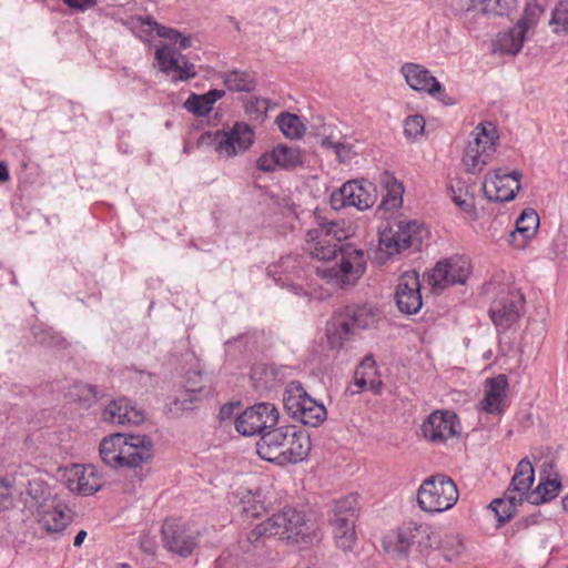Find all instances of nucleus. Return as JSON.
I'll return each instance as SVG.
<instances>
[{
	"instance_id": "nucleus-10",
	"label": "nucleus",
	"mask_w": 568,
	"mask_h": 568,
	"mask_svg": "<svg viewBox=\"0 0 568 568\" xmlns=\"http://www.w3.org/2000/svg\"><path fill=\"white\" fill-rule=\"evenodd\" d=\"M278 410L271 403H258L246 408L235 419V428L243 436H254L275 429Z\"/></svg>"
},
{
	"instance_id": "nucleus-59",
	"label": "nucleus",
	"mask_w": 568,
	"mask_h": 568,
	"mask_svg": "<svg viewBox=\"0 0 568 568\" xmlns=\"http://www.w3.org/2000/svg\"><path fill=\"white\" fill-rule=\"evenodd\" d=\"M9 179L10 175L8 166L3 162H0V182H7Z\"/></svg>"
},
{
	"instance_id": "nucleus-44",
	"label": "nucleus",
	"mask_w": 568,
	"mask_h": 568,
	"mask_svg": "<svg viewBox=\"0 0 568 568\" xmlns=\"http://www.w3.org/2000/svg\"><path fill=\"white\" fill-rule=\"evenodd\" d=\"M68 396L73 402L90 406L97 398V388L89 384L75 383L70 388Z\"/></svg>"
},
{
	"instance_id": "nucleus-28",
	"label": "nucleus",
	"mask_w": 568,
	"mask_h": 568,
	"mask_svg": "<svg viewBox=\"0 0 568 568\" xmlns=\"http://www.w3.org/2000/svg\"><path fill=\"white\" fill-rule=\"evenodd\" d=\"M508 382L505 375L487 379L485 398L481 402L483 409L489 414L500 413L503 403L507 396Z\"/></svg>"
},
{
	"instance_id": "nucleus-25",
	"label": "nucleus",
	"mask_w": 568,
	"mask_h": 568,
	"mask_svg": "<svg viewBox=\"0 0 568 568\" xmlns=\"http://www.w3.org/2000/svg\"><path fill=\"white\" fill-rule=\"evenodd\" d=\"M516 4V0H470L463 14L464 23L471 28L473 21L479 16H507Z\"/></svg>"
},
{
	"instance_id": "nucleus-45",
	"label": "nucleus",
	"mask_w": 568,
	"mask_h": 568,
	"mask_svg": "<svg viewBox=\"0 0 568 568\" xmlns=\"http://www.w3.org/2000/svg\"><path fill=\"white\" fill-rule=\"evenodd\" d=\"M549 24L556 33L568 32V0H559L552 10Z\"/></svg>"
},
{
	"instance_id": "nucleus-36",
	"label": "nucleus",
	"mask_w": 568,
	"mask_h": 568,
	"mask_svg": "<svg viewBox=\"0 0 568 568\" xmlns=\"http://www.w3.org/2000/svg\"><path fill=\"white\" fill-rule=\"evenodd\" d=\"M561 488V483L558 479V475L555 474L554 478H549V476H545V478H540V483L536 487L535 490L530 491L527 496V500L532 505H539L542 503H547L555 497H557L559 490Z\"/></svg>"
},
{
	"instance_id": "nucleus-49",
	"label": "nucleus",
	"mask_w": 568,
	"mask_h": 568,
	"mask_svg": "<svg viewBox=\"0 0 568 568\" xmlns=\"http://www.w3.org/2000/svg\"><path fill=\"white\" fill-rule=\"evenodd\" d=\"M424 129L425 120L419 114L410 115L404 122V133L409 139H416L423 134Z\"/></svg>"
},
{
	"instance_id": "nucleus-20",
	"label": "nucleus",
	"mask_w": 568,
	"mask_h": 568,
	"mask_svg": "<svg viewBox=\"0 0 568 568\" xmlns=\"http://www.w3.org/2000/svg\"><path fill=\"white\" fill-rule=\"evenodd\" d=\"M458 420L452 412H433L422 425L425 438L433 443H445L458 434Z\"/></svg>"
},
{
	"instance_id": "nucleus-26",
	"label": "nucleus",
	"mask_w": 568,
	"mask_h": 568,
	"mask_svg": "<svg viewBox=\"0 0 568 568\" xmlns=\"http://www.w3.org/2000/svg\"><path fill=\"white\" fill-rule=\"evenodd\" d=\"M400 71L407 84L415 91L427 92L432 95L442 91V84L419 64L405 63Z\"/></svg>"
},
{
	"instance_id": "nucleus-60",
	"label": "nucleus",
	"mask_w": 568,
	"mask_h": 568,
	"mask_svg": "<svg viewBox=\"0 0 568 568\" xmlns=\"http://www.w3.org/2000/svg\"><path fill=\"white\" fill-rule=\"evenodd\" d=\"M85 537H87V531L80 530L74 538V541H73L74 547H80L82 545L83 540L85 539Z\"/></svg>"
},
{
	"instance_id": "nucleus-18",
	"label": "nucleus",
	"mask_w": 568,
	"mask_h": 568,
	"mask_svg": "<svg viewBox=\"0 0 568 568\" xmlns=\"http://www.w3.org/2000/svg\"><path fill=\"white\" fill-rule=\"evenodd\" d=\"M537 23L536 10L527 8L517 23L498 34L496 50L506 54H517L524 45L527 31Z\"/></svg>"
},
{
	"instance_id": "nucleus-63",
	"label": "nucleus",
	"mask_w": 568,
	"mask_h": 568,
	"mask_svg": "<svg viewBox=\"0 0 568 568\" xmlns=\"http://www.w3.org/2000/svg\"><path fill=\"white\" fill-rule=\"evenodd\" d=\"M369 364L371 366H374V361L369 357H367L363 363L362 366Z\"/></svg>"
},
{
	"instance_id": "nucleus-38",
	"label": "nucleus",
	"mask_w": 568,
	"mask_h": 568,
	"mask_svg": "<svg viewBox=\"0 0 568 568\" xmlns=\"http://www.w3.org/2000/svg\"><path fill=\"white\" fill-rule=\"evenodd\" d=\"M223 81L230 91L235 92H251L256 85L253 74L240 70L226 72L223 77Z\"/></svg>"
},
{
	"instance_id": "nucleus-40",
	"label": "nucleus",
	"mask_w": 568,
	"mask_h": 568,
	"mask_svg": "<svg viewBox=\"0 0 568 568\" xmlns=\"http://www.w3.org/2000/svg\"><path fill=\"white\" fill-rule=\"evenodd\" d=\"M539 227V216L536 211L526 209L516 221V230L511 233L515 237L517 234L521 235L524 240L531 239Z\"/></svg>"
},
{
	"instance_id": "nucleus-47",
	"label": "nucleus",
	"mask_w": 568,
	"mask_h": 568,
	"mask_svg": "<svg viewBox=\"0 0 568 568\" xmlns=\"http://www.w3.org/2000/svg\"><path fill=\"white\" fill-rule=\"evenodd\" d=\"M440 549H442L444 557L448 561H452L453 559L457 558L462 554L464 546L458 536L447 535L440 541Z\"/></svg>"
},
{
	"instance_id": "nucleus-55",
	"label": "nucleus",
	"mask_w": 568,
	"mask_h": 568,
	"mask_svg": "<svg viewBox=\"0 0 568 568\" xmlns=\"http://www.w3.org/2000/svg\"><path fill=\"white\" fill-rule=\"evenodd\" d=\"M454 203L464 212H471L474 210V202L471 199H468L467 196H463L462 194H456V192L453 190V196H452Z\"/></svg>"
},
{
	"instance_id": "nucleus-52",
	"label": "nucleus",
	"mask_w": 568,
	"mask_h": 568,
	"mask_svg": "<svg viewBox=\"0 0 568 568\" xmlns=\"http://www.w3.org/2000/svg\"><path fill=\"white\" fill-rule=\"evenodd\" d=\"M125 24L134 32L138 27L140 26H148V27H151L153 30L156 31V34L159 36V30L161 28H166L165 26H162L160 24L159 22L155 21V19L151 16H148L145 18H142V17H138V18H132L130 21L125 22Z\"/></svg>"
},
{
	"instance_id": "nucleus-33",
	"label": "nucleus",
	"mask_w": 568,
	"mask_h": 568,
	"mask_svg": "<svg viewBox=\"0 0 568 568\" xmlns=\"http://www.w3.org/2000/svg\"><path fill=\"white\" fill-rule=\"evenodd\" d=\"M379 184L385 190L381 206L386 211L398 209L403 203L404 187L402 183L386 171L379 174Z\"/></svg>"
},
{
	"instance_id": "nucleus-7",
	"label": "nucleus",
	"mask_w": 568,
	"mask_h": 568,
	"mask_svg": "<svg viewBox=\"0 0 568 568\" xmlns=\"http://www.w3.org/2000/svg\"><path fill=\"white\" fill-rule=\"evenodd\" d=\"M473 136L465 149L463 163L467 172L477 174L491 160L499 135L491 122H484L476 126Z\"/></svg>"
},
{
	"instance_id": "nucleus-50",
	"label": "nucleus",
	"mask_w": 568,
	"mask_h": 568,
	"mask_svg": "<svg viewBox=\"0 0 568 568\" xmlns=\"http://www.w3.org/2000/svg\"><path fill=\"white\" fill-rule=\"evenodd\" d=\"M32 333L36 342L42 346L52 347L58 346L61 343V338L59 336L53 335L48 329L34 327Z\"/></svg>"
},
{
	"instance_id": "nucleus-42",
	"label": "nucleus",
	"mask_w": 568,
	"mask_h": 568,
	"mask_svg": "<svg viewBox=\"0 0 568 568\" xmlns=\"http://www.w3.org/2000/svg\"><path fill=\"white\" fill-rule=\"evenodd\" d=\"M274 148L276 152V160L278 161V168L292 170L303 164L302 152L298 148L285 144H278Z\"/></svg>"
},
{
	"instance_id": "nucleus-2",
	"label": "nucleus",
	"mask_w": 568,
	"mask_h": 568,
	"mask_svg": "<svg viewBox=\"0 0 568 568\" xmlns=\"http://www.w3.org/2000/svg\"><path fill=\"white\" fill-rule=\"evenodd\" d=\"M256 446L262 459L283 466L304 460L312 445L305 430L287 425L264 433Z\"/></svg>"
},
{
	"instance_id": "nucleus-21",
	"label": "nucleus",
	"mask_w": 568,
	"mask_h": 568,
	"mask_svg": "<svg viewBox=\"0 0 568 568\" xmlns=\"http://www.w3.org/2000/svg\"><path fill=\"white\" fill-rule=\"evenodd\" d=\"M375 203V196L363 184L356 181L344 183L339 190L331 195V204L334 210L345 206H355L366 210Z\"/></svg>"
},
{
	"instance_id": "nucleus-32",
	"label": "nucleus",
	"mask_w": 568,
	"mask_h": 568,
	"mask_svg": "<svg viewBox=\"0 0 568 568\" xmlns=\"http://www.w3.org/2000/svg\"><path fill=\"white\" fill-rule=\"evenodd\" d=\"M225 95L224 90L213 89L204 94L191 93L184 102V108L196 116L207 115L214 103Z\"/></svg>"
},
{
	"instance_id": "nucleus-9",
	"label": "nucleus",
	"mask_w": 568,
	"mask_h": 568,
	"mask_svg": "<svg viewBox=\"0 0 568 568\" xmlns=\"http://www.w3.org/2000/svg\"><path fill=\"white\" fill-rule=\"evenodd\" d=\"M424 230L416 221H398L386 227L379 235L381 253L393 256L422 242Z\"/></svg>"
},
{
	"instance_id": "nucleus-16",
	"label": "nucleus",
	"mask_w": 568,
	"mask_h": 568,
	"mask_svg": "<svg viewBox=\"0 0 568 568\" xmlns=\"http://www.w3.org/2000/svg\"><path fill=\"white\" fill-rule=\"evenodd\" d=\"M469 275V264L462 257H452L438 262L429 274V284L434 290L449 285L464 284Z\"/></svg>"
},
{
	"instance_id": "nucleus-43",
	"label": "nucleus",
	"mask_w": 568,
	"mask_h": 568,
	"mask_svg": "<svg viewBox=\"0 0 568 568\" xmlns=\"http://www.w3.org/2000/svg\"><path fill=\"white\" fill-rule=\"evenodd\" d=\"M282 133L288 139H298L303 135L305 126L296 114L283 112L276 118Z\"/></svg>"
},
{
	"instance_id": "nucleus-11",
	"label": "nucleus",
	"mask_w": 568,
	"mask_h": 568,
	"mask_svg": "<svg viewBox=\"0 0 568 568\" xmlns=\"http://www.w3.org/2000/svg\"><path fill=\"white\" fill-rule=\"evenodd\" d=\"M254 141V132L248 124L235 123L229 131H216L212 142L215 151L224 158L245 152Z\"/></svg>"
},
{
	"instance_id": "nucleus-46",
	"label": "nucleus",
	"mask_w": 568,
	"mask_h": 568,
	"mask_svg": "<svg viewBox=\"0 0 568 568\" xmlns=\"http://www.w3.org/2000/svg\"><path fill=\"white\" fill-rule=\"evenodd\" d=\"M159 37L166 39L170 43L178 45L180 50H186L193 45L195 37L192 34H185L173 28H161L159 30Z\"/></svg>"
},
{
	"instance_id": "nucleus-57",
	"label": "nucleus",
	"mask_w": 568,
	"mask_h": 568,
	"mask_svg": "<svg viewBox=\"0 0 568 568\" xmlns=\"http://www.w3.org/2000/svg\"><path fill=\"white\" fill-rule=\"evenodd\" d=\"M555 474L557 473L554 470V463L551 460H545L540 466V478H545V476L554 478Z\"/></svg>"
},
{
	"instance_id": "nucleus-19",
	"label": "nucleus",
	"mask_w": 568,
	"mask_h": 568,
	"mask_svg": "<svg viewBox=\"0 0 568 568\" xmlns=\"http://www.w3.org/2000/svg\"><path fill=\"white\" fill-rule=\"evenodd\" d=\"M395 300L402 313L412 315L422 308L420 282L416 271L405 272L399 277Z\"/></svg>"
},
{
	"instance_id": "nucleus-31",
	"label": "nucleus",
	"mask_w": 568,
	"mask_h": 568,
	"mask_svg": "<svg viewBox=\"0 0 568 568\" xmlns=\"http://www.w3.org/2000/svg\"><path fill=\"white\" fill-rule=\"evenodd\" d=\"M300 272V266L295 256H284L276 264L268 266L267 273L275 283L282 287L295 288L293 275Z\"/></svg>"
},
{
	"instance_id": "nucleus-30",
	"label": "nucleus",
	"mask_w": 568,
	"mask_h": 568,
	"mask_svg": "<svg viewBox=\"0 0 568 568\" xmlns=\"http://www.w3.org/2000/svg\"><path fill=\"white\" fill-rule=\"evenodd\" d=\"M284 520L285 514L282 511L274 514L272 517L258 524L247 534L248 542L258 544L271 537L284 539Z\"/></svg>"
},
{
	"instance_id": "nucleus-29",
	"label": "nucleus",
	"mask_w": 568,
	"mask_h": 568,
	"mask_svg": "<svg viewBox=\"0 0 568 568\" xmlns=\"http://www.w3.org/2000/svg\"><path fill=\"white\" fill-rule=\"evenodd\" d=\"M38 515L40 525L48 532H61L70 520L67 508L53 503L39 505Z\"/></svg>"
},
{
	"instance_id": "nucleus-56",
	"label": "nucleus",
	"mask_w": 568,
	"mask_h": 568,
	"mask_svg": "<svg viewBox=\"0 0 568 568\" xmlns=\"http://www.w3.org/2000/svg\"><path fill=\"white\" fill-rule=\"evenodd\" d=\"M28 494L31 496L32 499L36 500V503H39V499L41 497H44L45 489L41 481L32 480L29 481Z\"/></svg>"
},
{
	"instance_id": "nucleus-51",
	"label": "nucleus",
	"mask_w": 568,
	"mask_h": 568,
	"mask_svg": "<svg viewBox=\"0 0 568 568\" xmlns=\"http://www.w3.org/2000/svg\"><path fill=\"white\" fill-rule=\"evenodd\" d=\"M256 166L263 172H273L276 168H278L275 148H273L270 152L262 154L256 161Z\"/></svg>"
},
{
	"instance_id": "nucleus-12",
	"label": "nucleus",
	"mask_w": 568,
	"mask_h": 568,
	"mask_svg": "<svg viewBox=\"0 0 568 568\" xmlns=\"http://www.w3.org/2000/svg\"><path fill=\"white\" fill-rule=\"evenodd\" d=\"M199 530L186 524L165 521L162 527V540L165 549L183 558L192 555L199 545Z\"/></svg>"
},
{
	"instance_id": "nucleus-54",
	"label": "nucleus",
	"mask_w": 568,
	"mask_h": 568,
	"mask_svg": "<svg viewBox=\"0 0 568 568\" xmlns=\"http://www.w3.org/2000/svg\"><path fill=\"white\" fill-rule=\"evenodd\" d=\"M69 8L84 12L97 4V0H62Z\"/></svg>"
},
{
	"instance_id": "nucleus-37",
	"label": "nucleus",
	"mask_w": 568,
	"mask_h": 568,
	"mask_svg": "<svg viewBox=\"0 0 568 568\" xmlns=\"http://www.w3.org/2000/svg\"><path fill=\"white\" fill-rule=\"evenodd\" d=\"M285 514L284 520V539L297 542L300 537H303L306 531V521L304 515L293 508H285L282 510Z\"/></svg>"
},
{
	"instance_id": "nucleus-6",
	"label": "nucleus",
	"mask_w": 568,
	"mask_h": 568,
	"mask_svg": "<svg viewBox=\"0 0 568 568\" xmlns=\"http://www.w3.org/2000/svg\"><path fill=\"white\" fill-rule=\"evenodd\" d=\"M287 414L303 425L317 427L326 418V408L312 398L300 382H291L283 394Z\"/></svg>"
},
{
	"instance_id": "nucleus-23",
	"label": "nucleus",
	"mask_w": 568,
	"mask_h": 568,
	"mask_svg": "<svg viewBox=\"0 0 568 568\" xmlns=\"http://www.w3.org/2000/svg\"><path fill=\"white\" fill-rule=\"evenodd\" d=\"M152 440L145 435H123V467L136 468L152 457Z\"/></svg>"
},
{
	"instance_id": "nucleus-62",
	"label": "nucleus",
	"mask_w": 568,
	"mask_h": 568,
	"mask_svg": "<svg viewBox=\"0 0 568 568\" xmlns=\"http://www.w3.org/2000/svg\"><path fill=\"white\" fill-rule=\"evenodd\" d=\"M256 104L258 105V108H263L264 110H266L267 101L264 99H257Z\"/></svg>"
},
{
	"instance_id": "nucleus-8",
	"label": "nucleus",
	"mask_w": 568,
	"mask_h": 568,
	"mask_svg": "<svg viewBox=\"0 0 568 568\" xmlns=\"http://www.w3.org/2000/svg\"><path fill=\"white\" fill-rule=\"evenodd\" d=\"M358 507V499L354 495L337 500L333 507L331 525L334 540L344 551L352 550L356 542L355 523Z\"/></svg>"
},
{
	"instance_id": "nucleus-27",
	"label": "nucleus",
	"mask_w": 568,
	"mask_h": 568,
	"mask_svg": "<svg viewBox=\"0 0 568 568\" xmlns=\"http://www.w3.org/2000/svg\"><path fill=\"white\" fill-rule=\"evenodd\" d=\"M535 480V470L531 462L525 457L523 458L515 470V474L511 478L510 485L506 490V496H516L519 497L520 500H524V497L530 494V487Z\"/></svg>"
},
{
	"instance_id": "nucleus-14",
	"label": "nucleus",
	"mask_w": 568,
	"mask_h": 568,
	"mask_svg": "<svg viewBox=\"0 0 568 568\" xmlns=\"http://www.w3.org/2000/svg\"><path fill=\"white\" fill-rule=\"evenodd\" d=\"M521 174L517 171L504 173L496 170L485 176L483 191L488 201L508 202L515 199L516 192L520 189L519 179Z\"/></svg>"
},
{
	"instance_id": "nucleus-3",
	"label": "nucleus",
	"mask_w": 568,
	"mask_h": 568,
	"mask_svg": "<svg viewBox=\"0 0 568 568\" xmlns=\"http://www.w3.org/2000/svg\"><path fill=\"white\" fill-rule=\"evenodd\" d=\"M379 320V310L371 304L345 306L328 324L327 342L332 348H341L344 341L361 329L375 327Z\"/></svg>"
},
{
	"instance_id": "nucleus-34",
	"label": "nucleus",
	"mask_w": 568,
	"mask_h": 568,
	"mask_svg": "<svg viewBox=\"0 0 568 568\" xmlns=\"http://www.w3.org/2000/svg\"><path fill=\"white\" fill-rule=\"evenodd\" d=\"M122 434H113L100 443V457L102 462L112 468L123 467Z\"/></svg>"
},
{
	"instance_id": "nucleus-4",
	"label": "nucleus",
	"mask_w": 568,
	"mask_h": 568,
	"mask_svg": "<svg viewBox=\"0 0 568 568\" xmlns=\"http://www.w3.org/2000/svg\"><path fill=\"white\" fill-rule=\"evenodd\" d=\"M438 544L437 535L427 524H409L389 532L383 540L385 551L400 559H406L413 549L425 555Z\"/></svg>"
},
{
	"instance_id": "nucleus-15",
	"label": "nucleus",
	"mask_w": 568,
	"mask_h": 568,
	"mask_svg": "<svg viewBox=\"0 0 568 568\" xmlns=\"http://www.w3.org/2000/svg\"><path fill=\"white\" fill-rule=\"evenodd\" d=\"M63 478L70 491L82 496H91L103 486L101 475L92 465H73L65 470Z\"/></svg>"
},
{
	"instance_id": "nucleus-13",
	"label": "nucleus",
	"mask_w": 568,
	"mask_h": 568,
	"mask_svg": "<svg viewBox=\"0 0 568 568\" xmlns=\"http://www.w3.org/2000/svg\"><path fill=\"white\" fill-rule=\"evenodd\" d=\"M154 55L161 72L165 74L174 72L173 82H185L197 75L195 65L169 44L156 48Z\"/></svg>"
},
{
	"instance_id": "nucleus-41",
	"label": "nucleus",
	"mask_w": 568,
	"mask_h": 568,
	"mask_svg": "<svg viewBox=\"0 0 568 568\" xmlns=\"http://www.w3.org/2000/svg\"><path fill=\"white\" fill-rule=\"evenodd\" d=\"M521 503L519 497L505 495V498L493 500L489 508L495 513L499 524H505L514 516L517 505Z\"/></svg>"
},
{
	"instance_id": "nucleus-58",
	"label": "nucleus",
	"mask_w": 568,
	"mask_h": 568,
	"mask_svg": "<svg viewBox=\"0 0 568 568\" xmlns=\"http://www.w3.org/2000/svg\"><path fill=\"white\" fill-rule=\"evenodd\" d=\"M239 407V404L234 405V404H227V405H224L222 406L221 410H220V416H221V419H227V418H231L232 415H233V410L235 408Z\"/></svg>"
},
{
	"instance_id": "nucleus-22",
	"label": "nucleus",
	"mask_w": 568,
	"mask_h": 568,
	"mask_svg": "<svg viewBox=\"0 0 568 568\" xmlns=\"http://www.w3.org/2000/svg\"><path fill=\"white\" fill-rule=\"evenodd\" d=\"M184 387L185 392L174 399L171 410L191 409L194 402L206 398L213 393L211 379L196 371L187 373Z\"/></svg>"
},
{
	"instance_id": "nucleus-53",
	"label": "nucleus",
	"mask_w": 568,
	"mask_h": 568,
	"mask_svg": "<svg viewBox=\"0 0 568 568\" xmlns=\"http://www.w3.org/2000/svg\"><path fill=\"white\" fill-rule=\"evenodd\" d=\"M12 484L7 478H0V509H7L12 505Z\"/></svg>"
},
{
	"instance_id": "nucleus-24",
	"label": "nucleus",
	"mask_w": 568,
	"mask_h": 568,
	"mask_svg": "<svg viewBox=\"0 0 568 568\" xmlns=\"http://www.w3.org/2000/svg\"><path fill=\"white\" fill-rule=\"evenodd\" d=\"M101 418L113 425H139L144 415L128 398H119L104 407Z\"/></svg>"
},
{
	"instance_id": "nucleus-5",
	"label": "nucleus",
	"mask_w": 568,
	"mask_h": 568,
	"mask_svg": "<svg viewBox=\"0 0 568 568\" xmlns=\"http://www.w3.org/2000/svg\"><path fill=\"white\" fill-rule=\"evenodd\" d=\"M458 496L454 480L444 474H436L422 481L417 490V504L423 511L443 513L455 506Z\"/></svg>"
},
{
	"instance_id": "nucleus-48",
	"label": "nucleus",
	"mask_w": 568,
	"mask_h": 568,
	"mask_svg": "<svg viewBox=\"0 0 568 568\" xmlns=\"http://www.w3.org/2000/svg\"><path fill=\"white\" fill-rule=\"evenodd\" d=\"M331 150L334 151L336 158L342 163L349 162L357 154L355 144L346 135H343L342 140L337 141Z\"/></svg>"
},
{
	"instance_id": "nucleus-1",
	"label": "nucleus",
	"mask_w": 568,
	"mask_h": 568,
	"mask_svg": "<svg viewBox=\"0 0 568 568\" xmlns=\"http://www.w3.org/2000/svg\"><path fill=\"white\" fill-rule=\"evenodd\" d=\"M317 227L306 234L305 250L323 262L317 274L328 283L343 288L355 285L366 270L364 252L351 244H342L347 232L335 221H328L320 212L314 213Z\"/></svg>"
},
{
	"instance_id": "nucleus-39",
	"label": "nucleus",
	"mask_w": 568,
	"mask_h": 568,
	"mask_svg": "<svg viewBox=\"0 0 568 568\" xmlns=\"http://www.w3.org/2000/svg\"><path fill=\"white\" fill-rule=\"evenodd\" d=\"M317 121L318 123L313 124L316 138L323 148L331 150L344 134L336 125L326 123L321 118Z\"/></svg>"
},
{
	"instance_id": "nucleus-35",
	"label": "nucleus",
	"mask_w": 568,
	"mask_h": 568,
	"mask_svg": "<svg viewBox=\"0 0 568 568\" xmlns=\"http://www.w3.org/2000/svg\"><path fill=\"white\" fill-rule=\"evenodd\" d=\"M236 494L241 511L246 517L255 518L265 511L266 507L260 489L240 488Z\"/></svg>"
},
{
	"instance_id": "nucleus-17",
	"label": "nucleus",
	"mask_w": 568,
	"mask_h": 568,
	"mask_svg": "<svg viewBox=\"0 0 568 568\" xmlns=\"http://www.w3.org/2000/svg\"><path fill=\"white\" fill-rule=\"evenodd\" d=\"M524 297L516 291L501 293L493 301L489 308V316L493 323L503 329L511 326L520 315Z\"/></svg>"
},
{
	"instance_id": "nucleus-61",
	"label": "nucleus",
	"mask_w": 568,
	"mask_h": 568,
	"mask_svg": "<svg viewBox=\"0 0 568 568\" xmlns=\"http://www.w3.org/2000/svg\"><path fill=\"white\" fill-rule=\"evenodd\" d=\"M561 505H562L564 510L568 511V494L562 497Z\"/></svg>"
},
{
	"instance_id": "nucleus-64",
	"label": "nucleus",
	"mask_w": 568,
	"mask_h": 568,
	"mask_svg": "<svg viewBox=\"0 0 568 568\" xmlns=\"http://www.w3.org/2000/svg\"><path fill=\"white\" fill-rule=\"evenodd\" d=\"M356 384L362 388L366 385V381L364 378L356 379Z\"/></svg>"
}]
</instances>
